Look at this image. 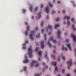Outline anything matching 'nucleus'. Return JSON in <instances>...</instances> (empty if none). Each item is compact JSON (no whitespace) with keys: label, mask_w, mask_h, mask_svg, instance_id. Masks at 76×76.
Listing matches in <instances>:
<instances>
[{"label":"nucleus","mask_w":76,"mask_h":76,"mask_svg":"<svg viewBox=\"0 0 76 76\" xmlns=\"http://www.w3.org/2000/svg\"><path fill=\"white\" fill-rule=\"evenodd\" d=\"M48 29H52V26L50 25H48V27L46 28L47 31V30Z\"/></svg>","instance_id":"ddd939ff"},{"label":"nucleus","mask_w":76,"mask_h":76,"mask_svg":"<svg viewBox=\"0 0 76 76\" xmlns=\"http://www.w3.org/2000/svg\"><path fill=\"white\" fill-rule=\"evenodd\" d=\"M74 73H76V69H75V70H74Z\"/></svg>","instance_id":"4d7b16f0"},{"label":"nucleus","mask_w":76,"mask_h":76,"mask_svg":"<svg viewBox=\"0 0 76 76\" xmlns=\"http://www.w3.org/2000/svg\"><path fill=\"white\" fill-rule=\"evenodd\" d=\"M25 43H26V44L27 43H28V41L27 40L26 41Z\"/></svg>","instance_id":"de8ad7c7"},{"label":"nucleus","mask_w":76,"mask_h":76,"mask_svg":"<svg viewBox=\"0 0 76 76\" xmlns=\"http://www.w3.org/2000/svg\"><path fill=\"white\" fill-rule=\"evenodd\" d=\"M63 23L64 24H65V23H66V22H65V21Z\"/></svg>","instance_id":"e2e57ef3"},{"label":"nucleus","mask_w":76,"mask_h":76,"mask_svg":"<svg viewBox=\"0 0 76 76\" xmlns=\"http://www.w3.org/2000/svg\"><path fill=\"white\" fill-rule=\"evenodd\" d=\"M38 48H36L35 49V51L36 52H37V51H38Z\"/></svg>","instance_id":"c9c22d12"},{"label":"nucleus","mask_w":76,"mask_h":76,"mask_svg":"<svg viewBox=\"0 0 76 76\" xmlns=\"http://www.w3.org/2000/svg\"><path fill=\"white\" fill-rule=\"evenodd\" d=\"M32 51H33V50H32L31 47V46L28 49V54L29 55L30 58H31L32 57Z\"/></svg>","instance_id":"f257e3e1"},{"label":"nucleus","mask_w":76,"mask_h":76,"mask_svg":"<svg viewBox=\"0 0 76 76\" xmlns=\"http://www.w3.org/2000/svg\"><path fill=\"white\" fill-rule=\"evenodd\" d=\"M44 23L43 22V21H42L41 23V26H43V24Z\"/></svg>","instance_id":"7c9ffc66"},{"label":"nucleus","mask_w":76,"mask_h":76,"mask_svg":"<svg viewBox=\"0 0 76 76\" xmlns=\"http://www.w3.org/2000/svg\"><path fill=\"white\" fill-rule=\"evenodd\" d=\"M55 12H56L55 11H53L52 12V14H54V13H55Z\"/></svg>","instance_id":"a19ab883"},{"label":"nucleus","mask_w":76,"mask_h":76,"mask_svg":"<svg viewBox=\"0 0 76 76\" xmlns=\"http://www.w3.org/2000/svg\"><path fill=\"white\" fill-rule=\"evenodd\" d=\"M45 58H47V54L46 53L45 55Z\"/></svg>","instance_id":"ea45409f"},{"label":"nucleus","mask_w":76,"mask_h":76,"mask_svg":"<svg viewBox=\"0 0 76 76\" xmlns=\"http://www.w3.org/2000/svg\"><path fill=\"white\" fill-rule=\"evenodd\" d=\"M64 50L65 51H67V48H64V45H63L62 48V50Z\"/></svg>","instance_id":"2eb2a0df"},{"label":"nucleus","mask_w":76,"mask_h":76,"mask_svg":"<svg viewBox=\"0 0 76 76\" xmlns=\"http://www.w3.org/2000/svg\"><path fill=\"white\" fill-rule=\"evenodd\" d=\"M30 10L31 12H32V7L31 5L30 6Z\"/></svg>","instance_id":"b1692460"},{"label":"nucleus","mask_w":76,"mask_h":76,"mask_svg":"<svg viewBox=\"0 0 76 76\" xmlns=\"http://www.w3.org/2000/svg\"><path fill=\"white\" fill-rule=\"evenodd\" d=\"M29 28H30L29 27V26H28L27 28V31L25 32V34L26 35V36L28 35V30H29Z\"/></svg>","instance_id":"9d476101"},{"label":"nucleus","mask_w":76,"mask_h":76,"mask_svg":"<svg viewBox=\"0 0 76 76\" xmlns=\"http://www.w3.org/2000/svg\"><path fill=\"white\" fill-rule=\"evenodd\" d=\"M51 64L52 65H53V66H56V65L57 64V62H52Z\"/></svg>","instance_id":"f3484780"},{"label":"nucleus","mask_w":76,"mask_h":76,"mask_svg":"<svg viewBox=\"0 0 76 76\" xmlns=\"http://www.w3.org/2000/svg\"><path fill=\"white\" fill-rule=\"evenodd\" d=\"M52 57H53V58H54V57H55V56L54 55H53L52 56Z\"/></svg>","instance_id":"603ef678"},{"label":"nucleus","mask_w":76,"mask_h":76,"mask_svg":"<svg viewBox=\"0 0 76 76\" xmlns=\"http://www.w3.org/2000/svg\"><path fill=\"white\" fill-rule=\"evenodd\" d=\"M53 53H56V51L55 50H54Z\"/></svg>","instance_id":"052dcab7"},{"label":"nucleus","mask_w":76,"mask_h":76,"mask_svg":"<svg viewBox=\"0 0 76 76\" xmlns=\"http://www.w3.org/2000/svg\"><path fill=\"white\" fill-rule=\"evenodd\" d=\"M72 28L73 31H76V29L75 28V25H72Z\"/></svg>","instance_id":"aec40b11"},{"label":"nucleus","mask_w":76,"mask_h":76,"mask_svg":"<svg viewBox=\"0 0 76 76\" xmlns=\"http://www.w3.org/2000/svg\"><path fill=\"white\" fill-rule=\"evenodd\" d=\"M42 54V52L41 51H39L38 52V55L39 56H41V54Z\"/></svg>","instance_id":"412c9836"},{"label":"nucleus","mask_w":76,"mask_h":76,"mask_svg":"<svg viewBox=\"0 0 76 76\" xmlns=\"http://www.w3.org/2000/svg\"><path fill=\"white\" fill-rule=\"evenodd\" d=\"M67 23V25H70V22H69V21H68Z\"/></svg>","instance_id":"f704fd0d"},{"label":"nucleus","mask_w":76,"mask_h":76,"mask_svg":"<svg viewBox=\"0 0 76 76\" xmlns=\"http://www.w3.org/2000/svg\"><path fill=\"white\" fill-rule=\"evenodd\" d=\"M35 34V32L34 31H31V34L29 35L30 38L31 40H34V38H33V35H34Z\"/></svg>","instance_id":"7ed1b4c3"},{"label":"nucleus","mask_w":76,"mask_h":76,"mask_svg":"<svg viewBox=\"0 0 76 76\" xmlns=\"http://www.w3.org/2000/svg\"><path fill=\"white\" fill-rule=\"evenodd\" d=\"M25 60L23 61L24 63H28L29 62V60L27 59V56H26V55L25 56Z\"/></svg>","instance_id":"423d86ee"},{"label":"nucleus","mask_w":76,"mask_h":76,"mask_svg":"<svg viewBox=\"0 0 76 76\" xmlns=\"http://www.w3.org/2000/svg\"><path fill=\"white\" fill-rule=\"evenodd\" d=\"M27 68L26 67V66H24L23 68V70H25Z\"/></svg>","instance_id":"cd10ccee"},{"label":"nucleus","mask_w":76,"mask_h":76,"mask_svg":"<svg viewBox=\"0 0 76 76\" xmlns=\"http://www.w3.org/2000/svg\"><path fill=\"white\" fill-rule=\"evenodd\" d=\"M73 6H74V7H75L76 6V5H75V4H74Z\"/></svg>","instance_id":"bf43d9fd"},{"label":"nucleus","mask_w":76,"mask_h":76,"mask_svg":"<svg viewBox=\"0 0 76 76\" xmlns=\"http://www.w3.org/2000/svg\"><path fill=\"white\" fill-rule=\"evenodd\" d=\"M62 72L63 73H64V69H62Z\"/></svg>","instance_id":"58836bf2"},{"label":"nucleus","mask_w":76,"mask_h":76,"mask_svg":"<svg viewBox=\"0 0 76 76\" xmlns=\"http://www.w3.org/2000/svg\"><path fill=\"white\" fill-rule=\"evenodd\" d=\"M40 7L41 8H42V7H43V5H42V4H41L40 5Z\"/></svg>","instance_id":"37998d69"},{"label":"nucleus","mask_w":76,"mask_h":76,"mask_svg":"<svg viewBox=\"0 0 76 76\" xmlns=\"http://www.w3.org/2000/svg\"><path fill=\"white\" fill-rule=\"evenodd\" d=\"M34 16H32L31 17V18L32 19H34Z\"/></svg>","instance_id":"13d9d810"},{"label":"nucleus","mask_w":76,"mask_h":76,"mask_svg":"<svg viewBox=\"0 0 76 76\" xmlns=\"http://www.w3.org/2000/svg\"><path fill=\"white\" fill-rule=\"evenodd\" d=\"M41 12H39L38 13L39 17L38 18H40L41 17Z\"/></svg>","instance_id":"5701e85b"},{"label":"nucleus","mask_w":76,"mask_h":76,"mask_svg":"<svg viewBox=\"0 0 76 76\" xmlns=\"http://www.w3.org/2000/svg\"><path fill=\"white\" fill-rule=\"evenodd\" d=\"M44 41H42L41 42V48H44V46H45L44 45Z\"/></svg>","instance_id":"6e6552de"},{"label":"nucleus","mask_w":76,"mask_h":76,"mask_svg":"<svg viewBox=\"0 0 76 76\" xmlns=\"http://www.w3.org/2000/svg\"><path fill=\"white\" fill-rule=\"evenodd\" d=\"M40 34H38V35L36 36L37 38H39V37H40Z\"/></svg>","instance_id":"72a5a7b5"},{"label":"nucleus","mask_w":76,"mask_h":76,"mask_svg":"<svg viewBox=\"0 0 76 76\" xmlns=\"http://www.w3.org/2000/svg\"><path fill=\"white\" fill-rule=\"evenodd\" d=\"M34 64H36L35 66L36 67H38L39 65V64L37 63V61H35L34 60H32L31 61V66H33V65Z\"/></svg>","instance_id":"f03ea898"},{"label":"nucleus","mask_w":76,"mask_h":76,"mask_svg":"<svg viewBox=\"0 0 76 76\" xmlns=\"http://www.w3.org/2000/svg\"><path fill=\"white\" fill-rule=\"evenodd\" d=\"M65 41L66 42H69V39H66L65 40Z\"/></svg>","instance_id":"e433bc0d"},{"label":"nucleus","mask_w":76,"mask_h":76,"mask_svg":"<svg viewBox=\"0 0 76 76\" xmlns=\"http://www.w3.org/2000/svg\"><path fill=\"white\" fill-rule=\"evenodd\" d=\"M72 37L73 38V40L74 42H76V36H75V35H73V34H72Z\"/></svg>","instance_id":"1a4fd4ad"},{"label":"nucleus","mask_w":76,"mask_h":76,"mask_svg":"<svg viewBox=\"0 0 76 76\" xmlns=\"http://www.w3.org/2000/svg\"><path fill=\"white\" fill-rule=\"evenodd\" d=\"M38 27H36V28H35V30L36 31H37V30H38Z\"/></svg>","instance_id":"79ce46f5"},{"label":"nucleus","mask_w":76,"mask_h":76,"mask_svg":"<svg viewBox=\"0 0 76 76\" xmlns=\"http://www.w3.org/2000/svg\"><path fill=\"white\" fill-rule=\"evenodd\" d=\"M67 47L70 50V51H71L72 50V48H71V47H70V44H67Z\"/></svg>","instance_id":"f8f14e48"},{"label":"nucleus","mask_w":76,"mask_h":76,"mask_svg":"<svg viewBox=\"0 0 76 76\" xmlns=\"http://www.w3.org/2000/svg\"><path fill=\"white\" fill-rule=\"evenodd\" d=\"M37 10H38V7H36L34 9V11H37Z\"/></svg>","instance_id":"c756f323"},{"label":"nucleus","mask_w":76,"mask_h":76,"mask_svg":"<svg viewBox=\"0 0 76 76\" xmlns=\"http://www.w3.org/2000/svg\"><path fill=\"white\" fill-rule=\"evenodd\" d=\"M60 56L58 57V61H60Z\"/></svg>","instance_id":"a18cd8bd"},{"label":"nucleus","mask_w":76,"mask_h":76,"mask_svg":"<svg viewBox=\"0 0 76 76\" xmlns=\"http://www.w3.org/2000/svg\"><path fill=\"white\" fill-rule=\"evenodd\" d=\"M71 20L72 22H74L75 23H76V22H75V19H74V18H72L71 19Z\"/></svg>","instance_id":"a878e982"},{"label":"nucleus","mask_w":76,"mask_h":76,"mask_svg":"<svg viewBox=\"0 0 76 76\" xmlns=\"http://www.w3.org/2000/svg\"><path fill=\"white\" fill-rule=\"evenodd\" d=\"M49 41H52L54 42V44H56V43L57 42L56 40L54 39L53 37H51L50 38H49Z\"/></svg>","instance_id":"39448f33"},{"label":"nucleus","mask_w":76,"mask_h":76,"mask_svg":"<svg viewBox=\"0 0 76 76\" xmlns=\"http://www.w3.org/2000/svg\"><path fill=\"white\" fill-rule=\"evenodd\" d=\"M47 19H48V18H49V16H47Z\"/></svg>","instance_id":"6e6d98bb"},{"label":"nucleus","mask_w":76,"mask_h":76,"mask_svg":"<svg viewBox=\"0 0 76 76\" xmlns=\"http://www.w3.org/2000/svg\"><path fill=\"white\" fill-rule=\"evenodd\" d=\"M61 33L60 31L59 30H58L57 32V35H58V38L59 39H60V35L61 34Z\"/></svg>","instance_id":"0eeeda50"},{"label":"nucleus","mask_w":76,"mask_h":76,"mask_svg":"<svg viewBox=\"0 0 76 76\" xmlns=\"http://www.w3.org/2000/svg\"><path fill=\"white\" fill-rule=\"evenodd\" d=\"M60 13V11H58V13Z\"/></svg>","instance_id":"774afa93"},{"label":"nucleus","mask_w":76,"mask_h":76,"mask_svg":"<svg viewBox=\"0 0 76 76\" xmlns=\"http://www.w3.org/2000/svg\"><path fill=\"white\" fill-rule=\"evenodd\" d=\"M67 35V33L65 34V35Z\"/></svg>","instance_id":"338daca9"},{"label":"nucleus","mask_w":76,"mask_h":76,"mask_svg":"<svg viewBox=\"0 0 76 76\" xmlns=\"http://www.w3.org/2000/svg\"><path fill=\"white\" fill-rule=\"evenodd\" d=\"M53 47L54 48H56V46H53Z\"/></svg>","instance_id":"69168bd1"},{"label":"nucleus","mask_w":76,"mask_h":76,"mask_svg":"<svg viewBox=\"0 0 76 76\" xmlns=\"http://www.w3.org/2000/svg\"><path fill=\"white\" fill-rule=\"evenodd\" d=\"M45 11L46 13H48L49 12V8L48 7L45 8Z\"/></svg>","instance_id":"9b49d317"},{"label":"nucleus","mask_w":76,"mask_h":76,"mask_svg":"<svg viewBox=\"0 0 76 76\" xmlns=\"http://www.w3.org/2000/svg\"><path fill=\"white\" fill-rule=\"evenodd\" d=\"M64 19H66L68 20L70 19V17L69 16H65L64 18Z\"/></svg>","instance_id":"4468645a"},{"label":"nucleus","mask_w":76,"mask_h":76,"mask_svg":"<svg viewBox=\"0 0 76 76\" xmlns=\"http://www.w3.org/2000/svg\"><path fill=\"white\" fill-rule=\"evenodd\" d=\"M23 13H25L26 12V10L25 9H23L22 10Z\"/></svg>","instance_id":"393cba45"},{"label":"nucleus","mask_w":76,"mask_h":76,"mask_svg":"<svg viewBox=\"0 0 76 76\" xmlns=\"http://www.w3.org/2000/svg\"><path fill=\"white\" fill-rule=\"evenodd\" d=\"M25 25H28V23L26 22L25 23Z\"/></svg>","instance_id":"5fc2aeb1"},{"label":"nucleus","mask_w":76,"mask_h":76,"mask_svg":"<svg viewBox=\"0 0 76 76\" xmlns=\"http://www.w3.org/2000/svg\"><path fill=\"white\" fill-rule=\"evenodd\" d=\"M74 52H75V53H76V49H75Z\"/></svg>","instance_id":"864d4df0"},{"label":"nucleus","mask_w":76,"mask_h":76,"mask_svg":"<svg viewBox=\"0 0 76 76\" xmlns=\"http://www.w3.org/2000/svg\"><path fill=\"white\" fill-rule=\"evenodd\" d=\"M58 70V69H57V66H56L55 69V72L57 71Z\"/></svg>","instance_id":"bb28decb"},{"label":"nucleus","mask_w":76,"mask_h":76,"mask_svg":"<svg viewBox=\"0 0 76 76\" xmlns=\"http://www.w3.org/2000/svg\"><path fill=\"white\" fill-rule=\"evenodd\" d=\"M41 74H36L35 75V76H40V75H41Z\"/></svg>","instance_id":"c85d7f7f"},{"label":"nucleus","mask_w":76,"mask_h":76,"mask_svg":"<svg viewBox=\"0 0 76 76\" xmlns=\"http://www.w3.org/2000/svg\"><path fill=\"white\" fill-rule=\"evenodd\" d=\"M66 76H70V74H67L66 75Z\"/></svg>","instance_id":"c03bdc74"},{"label":"nucleus","mask_w":76,"mask_h":76,"mask_svg":"<svg viewBox=\"0 0 76 76\" xmlns=\"http://www.w3.org/2000/svg\"><path fill=\"white\" fill-rule=\"evenodd\" d=\"M50 7H53V4H51L50 2H49L48 3Z\"/></svg>","instance_id":"4be33fe9"},{"label":"nucleus","mask_w":76,"mask_h":76,"mask_svg":"<svg viewBox=\"0 0 76 76\" xmlns=\"http://www.w3.org/2000/svg\"><path fill=\"white\" fill-rule=\"evenodd\" d=\"M26 44V43H24L23 44V50H25L26 49V47L25 46Z\"/></svg>","instance_id":"a211bd4d"},{"label":"nucleus","mask_w":76,"mask_h":76,"mask_svg":"<svg viewBox=\"0 0 76 76\" xmlns=\"http://www.w3.org/2000/svg\"><path fill=\"white\" fill-rule=\"evenodd\" d=\"M62 59L64 60H65V57L64 56H63L62 57Z\"/></svg>","instance_id":"4c0bfd02"},{"label":"nucleus","mask_w":76,"mask_h":76,"mask_svg":"<svg viewBox=\"0 0 76 76\" xmlns=\"http://www.w3.org/2000/svg\"><path fill=\"white\" fill-rule=\"evenodd\" d=\"M67 64H69L68 68L69 69H70V66L72 65V59H70L69 61L67 62Z\"/></svg>","instance_id":"20e7f679"},{"label":"nucleus","mask_w":76,"mask_h":76,"mask_svg":"<svg viewBox=\"0 0 76 76\" xmlns=\"http://www.w3.org/2000/svg\"><path fill=\"white\" fill-rule=\"evenodd\" d=\"M42 65H43V66H44V65H45V64L43 62L42 63Z\"/></svg>","instance_id":"09e8293b"},{"label":"nucleus","mask_w":76,"mask_h":76,"mask_svg":"<svg viewBox=\"0 0 76 76\" xmlns=\"http://www.w3.org/2000/svg\"><path fill=\"white\" fill-rule=\"evenodd\" d=\"M38 60H39V61H40V58H38Z\"/></svg>","instance_id":"680f3d73"},{"label":"nucleus","mask_w":76,"mask_h":76,"mask_svg":"<svg viewBox=\"0 0 76 76\" xmlns=\"http://www.w3.org/2000/svg\"><path fill=\"white\" fill-rule=\"evenodd\" d=\"M47 68H48V66H46V68H45L46 69H47Z\"/></svg>","instance_id":"0e129e2a"},{"label":"nucleus","mask_w":76,"mask_h":76,"mask_svg":"<svg viewBox=\"0 0 76 76\" xmlns=\"http://www.w3.org/2000/svg\"><path fill=\"white\" fill-rule=\"evenodd\" d=\"M46 36V34H45L44 35V37L45 39V40H46V39H47Z\"/></svg>","instance_id":"473e14b6"},{"label":"nucleus","mask_w":76,"mask_h":76,"mask_svg":"<svg viewBox=\"0 0 76 76\" xmlns=\"http://www.w3.org/2000/svg\"><path fill=\"white\" fill-rule=\"evenodd\" d=\"M59 20H60V18H57L56 19V21H59Z\"/></svg>","instance_id":"2f4dec72"},{"label":"nucleus","mask_w":76,"mask_h":76,"mask_svg":"<svg viewBox=\"0 0 76 76\" xmlns=\"http://www.w3.org/2000/svg\"><path fill=\"white\" fill-rule=\"evenodd\" d=\"M65 12L66 11H65V10H63V13H65Z\"/></svg>","instance_id":"8fccbe9b"},{"label":"nucleus","mask_w":76,"mask_h":76,"mask_svg":"<svg viewBox=\"0 0 76 76\" xmlns=\"http://www.w3.org/2000/svg\"><path fill=\"white\" fill-rule=\"evenodd\" d=\"M60 26V25L59 24H56L54 26V28L55 29H57L58 27H59Z\"/></svg>","instance_id":"dca6fc26"},{"label":"nucleus","mask_w":76,"mask_h":76,"mask_svg":"<svg viewBox=\"0 0 76 76\" xmlns=\"http://www.w3.org/2000/svg\"><path fill=\"white\" fill-rule=\"evenodd\" d=\"M48 45H49L50 48H51V47L52 46V45H51V44H50V42L49 41L48 42Z\"/></svg>","instance_id":"6ab92c4d"},{"label":"nucleus","mask_w":76,"mask_h":76,"mask_svg":"<svg viewBox=\"0 0 76 76\" xmlns=\"http://www.w3.org/2000/svg\"><path fill=\"white\" fill-rule=\"evenodd\" d=\"M57 4H59V3H60V1H58L57 2Z\"/></svg>","instance_id":"49530a36"},{"label":"nucleus","mask_w":76,"mask_h":76,"mask_svg":"<svg viewBox=\"0 0 76 76\" xmlns=\"http://www.w3.org/2000/svg\"><path fill=\"white\" fill-rule=\"evenodd\" d=\"M41 32L42 33L44 32V29H42L41 31Z\"/></svg>","instance_id":"3c124183"}]
</instances>
